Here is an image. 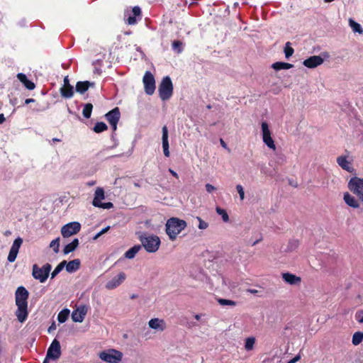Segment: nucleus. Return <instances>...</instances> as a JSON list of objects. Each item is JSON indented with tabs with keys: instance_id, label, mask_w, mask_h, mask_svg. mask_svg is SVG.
Wrapping results in <instances>:
<instances>
[{
	"instance_id": "aec40b11",
	"label": "nucleus",
	"mask_w": 363,
	"mask_h": 363,
	"mask_svg": "<svg viewBox=\"0 0 363 363\" xmlns=\"http://www.w3.org/2000/svg\"><path fill=\"white\" fill-rule=\"evenodd\" d=\"M162 148L164 155L165 157H169V141H168V129L166 125H164L162 129Z\"/></svg>"
},
{
	"instance_id": "4468645a",
	"label": "nucleus",
	"mask_w": 363,
	"mask_h": 363,
	"mask_svg": "<svg viewBox=\"0 0 363 363\" xmlns=\"http://www.w3.org/2000/svg\"><path fill=\"white\" fill-rule=\"evenodd\" d=\"M22 243L23 239L21 238H17L13 241L7 258L9 262H13L16 260L18 250Z\"/></svg>"
},
{
	"instance_id": "423d86ee",
	"label": "nucleus",
	"mask_w": 363,
	"mask_h": 363,
	"mask_svg": "<svg viewBox=\"0 0 363 363\" xmlns=\"http://www.w3.org/2000/svg\"><path fill=\"white\" fill-rule=\"evenodd\" d=\"M123 353L114 349L102 351L99 358L108 363H119L122 360Z\"/></svg>"
},
{
	"instance_id": "0eeeda50",
	"label": "nucleus",
	"mask_w": 363,
	"mask_h": 363,
	"mask_svg": "<svg viewBox=\"0 0 363 363\" xmlns=\"http://www.w3.org/2000/svg\"><path fill=\"white\" fill-rule=\"evenodd\" d=\"M51 265L49 263L44 264L41 268L38 267L37 264L33 266V277L40 281L41 283H44L50 274L51 270Z\"/></svg>"
},
{
	"instance_id": "cd10ccee",
	"label": "nucleus",
	"mask_w": 363,
	"mask_h": 363,
	"mask_svg": "<svg viewBox=\"0 0 363 363\" xmlns=\"http://www.w3.org/2000/svg\"><path fill=\"white\" fill-rule=\"evenodd\" d=\"M79 245V240L74 238L70 243L65 246L63 249V253L67 255L70 252H74Z\"/></svg>"
},
{
	"instance_id": "13d9d810",
	"label": "nucleus",
	"mask_w": 363,
	"mask_h": 363,
	"mask_svg": "<svg viewBox=\"0 0 363 363\" xmlns=\"http://www.w3.org/2000/svg\"><path fill=\"white\" fill-rule=\"evenodd\" d=\"M5 121V117L3 113H0V124Z\"/></svg>"
},
{
	"instance_id": "c9c22d12",
	"label": "nucleus",
	"mask_w": 363,
	"mask_h": 363,
	"mask_svg": "<svg viewBox=\"0 0 363 363\" xmlns=\"http://www.w3.org/2000/svg\"><path fill=\"white\" fill-rule=\"evenodd\" d=\"M284 54L286 59H289L294 52V48L291 47V43L287 42L284 46Z\"/></svg>"
},
{
	"instance_id": "b1692460",
	"label": "nucleus",
	"mask_w": 363,
	"mask_h": 363,
	"mask_svg": "<svg viewBox=\"0 0 363 363\" xmlns=\"http://www.w3.org/2000/svg\"><path fill=\"white\" fill-rule=\"evenodd\" d=\"M17 78L28 89L33 90L35 89V84L33 82L28 79L26 74L23 73H18L17 74Z\"/></svg>"
},
{
	"instance_id": "9d476101",
	"label": "nucleus",
	"mask_w": 363,
	"mask_h": 363,
	"mask_svg": "<svg viewBox=\"0 0 363 363\" xmlns=\"http://www.w3.org/2000/svg\"><path fill=\"white\" fill-rule=\"evenodd\" d=\"M61 346L60 342L55 339L52 342L51 345L47 351V359H51L53 360L58 359L61 356Z\"/></svg>"
},
{
	"instance_id": "5701e85b",
	"label": "nucleus",
	"mask_w": 363,
	"mask_h": 363,
	"mask_svg": "<svg viewBox=\"0 0 363 363\" xmlns=\"http://www.w3.org/2000/svg\"><path fill=\"white\" fill-rule=\"evenodd\" d=\"M81 266V262L79 259H75L69 262H67L65 264L66 271L69 273H72L77 271Z\"/></svg>"
},
{
	"instance_id": "052dcab7",
	"label": "nucleus",
	"mask_w": 363,
	"mask_h": 363,
	"mask_svg": "<svg viewBox=\"0 0 363 363\" xmlns=\"http://www.w3.org/2000/svg\"><path fill=\"white\" fill-rule=\"evenodd\" d=\"M194 318L197 320H199L201 319V315L199 314H196L194 315Z\"/></svg>"
},
{
	"instance_id": "e2e57ef3",
	"label": "nucleus",
	"mask_w": 363,
	"mask_h": 363,
	"mask_svg": "<svg viewBox=\"0 0 363 363\" xmlns=\"http://www.w3.org/2000/svg\"><path fill=\"white\" fill-rule=\"evenodd\" d=\"M134 186H135V187H140V184H138V183H137V182H135V183H134Z\"/></svg>"
},
{
	"instance_id": "7c9ffc66",
	"label": "nucleus",
	"mask_w": 363,
	"mask_h": 363,
	"mask_svg": "<svg viewBox=\"0 0 363 363\" xmlns=\"http://www.w3.org/2000/svg\"><path fill=\"white\" fill-rule=\"evenodd\" d=\"M69 315V310L67 309V308L63 309L58 313L57 320L60 323H63L67 320Z\"/></svg>"
},
{
	"instance_id": "f704fd0d",
	"label": "nucleus",
	"mask_w": 363,
	"mask_h": 363,
	"mask_svg": "<svg viewBox=\"0 0 363 363\" xmlns=\"http://www.w3.org/2000/svg\"><path fill=\"white\" fill-rule=\"evenodd\" d=\"M66 264V260L62 261L51 273V279L55 278L63 269Z\"/></svg>"
},
{
	"instance_id": "ddd939ff",
	"label": "nucleus",
	"mask_w": 363,
	"mask_h": 363,
	"mask_svg": "<svg viewBox=\"0 0 363 363\" xmlns=\"http://www.w3.org/2000/svg\"><path fill=\"white\" fill-rule=\"evenodd\" d=\"M88 308L85 305L78 306L72 313V319L74 322L82 323L84 320Z\"/></svg>"
},
{
	"instance_id": "72a5a7b5",
	"label": "nucleus",
	"mask_w": 363,
	"mask_h": 363,
	"mask_svg": "<svg viewBox=\"0 0 363 363\" xmlns=\"http://www.w3.org/2000/svg\"><path fill=\"white\" fill-rule=\"evenodd\" d=\"M107 129H108V126L106 125V124L105 123L97 122L95 124V125L93 128V130L96 133H99L106 130Z\"/></svg>"
},
{
	"instance_id": "de8ad7c7",
	"label": "nucleus",
	"mask_w": 363,
	"mask_h": 363,
	"mask_svg": "<svg viewBox=\"0 0 363 363\" xmlns=\"http://www.w3.org/2000/svg\"><path fill=\"white\" fill-rule=\"evenodd\" d=\"M356 318L359 323H363V311H359L356 313Z\"/></svg>"
},
{
	"instance_id": "69168bd1",
	"label": "nucleus",
	"mask_w": 363,
	"mask_h": 363,
	"mask_svg": "<svg viewBox=\"0 0 363 363\" xmlns=\"http://www.w3.org/2000/svg\"><path fill=\"white\" fill-rule=\"evenodd\" d=\"M52 141H53V142H60V139H57V138H53V139H52Z\"/></svg>"
},
{
	"instance_id": "338daca9",
	"label": "nucleus",
	"mask_w": 363,
	"mask_h": 363,
	"mask_svg": "<svg viewBox=\"0 0 363 363\" xmlns=\"http://www.w3.org/2000/svg\"><path fill=\"white\" fill-rule=\"evenodd\" d=\"M334 0H324V1L326 2V3H330V2H332Z\"/></svg>"
},
{
	"instance_id": "79ce46f5",
	"label": "nucleus",
	"mask_w": 363,
	"mask_h": 363,
	"mask_svg": "<svg viewBox=\"0 0 363 363\" xmlns=\"http://www.w3.org/2000/svg\"><path fill=\"white\" fill-rule=\"evenodd\" d=\"M172 48L177 50L178 53L182 52V43L179 40H174L172 43Z\"/></svg>"
},
{
	"instance_id": "4be33fe9",
	"label": "nucleus",
	"mask_w": 363,
	"mask_h": 363,
	"mask_svg": "<svg viewBox=\"0 0 363 363\" xmlns=\"http://www.w3.org/2000/svg\"><path fill=\"white\" fill-rule=\"evenodd\" d=\"M343 199L347 206L352 207L354 208H359V201L357 200L348 192L344 194Z\"/></svg>"
},
{
	"instance_id": "e433bc0d",
	"label": "nucleus",
	"mask_w": 363,
	"mask_h": 363,
	"mask_svg": "<svg viewBox=\"0 0 363 363\" xmlns=\"http://www.w3.org/2000/svg\"><path fill=\"white\" fill-rule=\"evenodd\" d=\"M255 343V338L254 337H247L245 340V349L247 351H250L254 348Z\"/></svg>"
},
{
	"instance_id": "a878e982",
	"label": "nucleus",
	"mask_w": 363,
	"mask_h": 363,
	"mask_svg": "<svg viewBox=\"0 0 363 363\" xmlns=\"http://www.w3.org/2000/svg\"><path fill=\"white\" fill-rule=\"evenodd\" d=\"M104 191L102 188L98 187L94 194V198L92 201V204L95 207L96 206H99V203L101 202V200L104 199Z\"/></svg>"
},
{
	"instance_id": "f3484780",
	"label": "nucleus",
	"mask_w": 363,
	"mask_h": 363,
	"mask_svg": "<svg viewBox=\"0 0 363 363\" xmlns=\"http://www.w3.org/2000/svg\"><path fill=\"white\" fill-rule=\"evenodd\" d=\"M323 59L318 55L311 56L303 62V65L308 68H315L323 63Z\"/></svg>"
},
{
	"instance_id": "bb28decb",
	"label": "nucleus",
	"mask_w": 363,
	"mask_h": 363,
	"mask_svg": "<svg viewBox=\"0 0 363 363\" xmlns=\"http://www.w3.org/2000/svg\"><path fill=\"white\" fill-rule=\"evenodd\" d=\"M60 93L62 97L65 99H70L74 96V87L72 86H62L60 89Z\"/></svg>"
},
{
	"instance_id": "393cba45",
	"label": "nucleus",
	"mask_w": 363,
	"mask_h": 363,
	"mask_svg": "<svg viewBox=\"0 0 363 363\" xmlns=\"http://www.w3.org/2000/svg\"><path fill=\"white\" fill-rule=\"evenodd\" d=\"M94 83H91L89 81L84 82H78L76 84V91L82 94L85 93L89 88V86H93Z\"/></svg>"
},
{
	"instance_id": "dca6fc26",
	"label": "nucleus",
	"mask_w": 363,
	"mask_h": 363,
	"mask_svg": "<svg viewBox=\"0 0 363 363\" xmlns=\"http://www.w3.org/2000/svg\"><path fill=\"white\" fill-rule=\"evenodd\" d=\"M337 163L342 169L350 173H353L355 171L351 161L347 160V156L346 155H341L337 157Z\"/></svg>"
},
{
	"instance_id": "bf43d9fd",
	"label": "nucleus",
	"mask_w": 363,
	"mask_h": 363,
	"mask_svg": "<svg viewBox=\"0 0 363 363\" xmlns=\"http://www.w3.org/2000/svg\"><path fill=\"white\" fill-rule=\"evenodd\" d=\"M100 236H101V234L100 233V232H99L97 234L95 235V236L94 237V240H96L98 239Z\"/></svg>"
},
{
	"instance_id": "4c0bfd02",
	"label": "nucleus",
	"mask_w": 363,
	"mask_h": 363,
	"mask_svg": "<svg viewBox=\"0 0 363 363\" xmlns=\"http://www.w3.org/2000/svg\"><path fill=\"white\" fill-rule=\"evenodd\" d=\"M350 26H351V28L354 32H357L359 33H362L363 32V30H362L360 24L355 22L354 21H353L352 19L350 20Z\"/></svg>"
},
{
	"instance_id": "864d4df0",
	"label": "nucleus",
	"mask_w": 363,
	"mask_h": 363,
	"mask_svg": "<svg viewBox=\"0 0 363 363\" xmlns=\"http://www.w3.org/2000/svg\"><path fill=\"white\" fill-rule=\"evenodd\" d=\"M110 229V226H107L104 228H103L101 231H100V233L102 235L105 234L106 233H107L108 231V230Z\"/></svg>"
},
{
	"instance_id": "58836bf2",
	"label": "nucleus",
	"mask_w": 363,
	"mask_h": 363,
	"mask_svg": "<svg viewBox=\"0 0 363 363\" xmlns=\"http://www.w3.org/2000/svg\"><path fill=\"white\" fill-rule=\"evenodd\" d=\"M216 210L217 213L222 216L223 220L224 222H228L229 220V216L225 209L217 207Z\"/></svg>"
},
{
	"instance_id": "603ef678",
	"label": "nucleus",
	"mask_w": 363,
	"mask_h": 363,
	"mask_svg": "<svg viewBox=\"0 0 363 363\" xmlns=\"http://www.w3.org/2000/svg\"><path fill=\"white\" fill-rule=\"evenodd\" d=\"M169 172H170V174H171L173 177H174L176 179H178V178H179V175H178V174H177L175 171H174L173 169H169Z\"/></svg>"
},
{
	"instance_id": "8fccbe9b",
	"label": "nucleus",
	"mask_w": 363,
	"mask_h": 363,
	"mask_svg": "<svg viewBox=\"0 0 363 363\" xmlns=\"http://www.w3.org/2000/svg\"><path fill=\"white\" fill-rule=\"evenodd\" d=\"M64 84L62 86H72L70 84H69V78H68V76L65 77L64 78Z\"/></svg>"
},
{
	"instance_id": "9b49d317",
	"label": "nucleus",
	"mask_w": 363,
	"mask_h": 363,
	"mask_svg": "<svg viewBox=\"0 0 363 363\" xmlns=\"http://www.w3.org/2000/svg\"><path fill=\"white\" fill-rule=\"evenodd\" d=\"M262 140L266 145L270 149L275 150L276 145L274 141L271 136V131L269 129V125L267 122L263 121L262 123Z\"/></svg>"
},
{
	"instance_id": "2f4dec72",
	"label": "nucleus",
	"mask_w": 363,
	"mask_h": 363,
	"mask_svg": "<svg viewBox=\"0 0 363 363\" xmlns=\"http://www.w3.org/2000/svg\"><path fill=\"white\" fill-rule=\"evenodd\" d=\"M363 341V333L356 332L353 334L352 342L354 345L357 346Z\"/></svg>"
},
{
	"instance_id": "6e6552de",
	"label": "nucleus",
	"mask_w": 363,
	"mask_h": 363,
	"mask_svg": "<svg viewBox=\"0 0 363 363\" xmlns=\"http://www.w3.org/2000/svg\"><path fill=\"white\" fill-rule=\"evenodd\" d=\"M143 82L145 93L147 95H152L155 90V80L153 74L149 71L145 72Z\"/></svg>"
},
{
	"instance_id": "4d7b16f0",
	"label": "nucleus",
	"mask_w": 363,
	"mask_h": 363,
	"mask_svg": "<svg viewBox=\"0 0 363 363\" xmlns=\"http://www.w3.org/2000/svg\"><path fill=\"white\" fill-rule=\"evenodd\" d=\"M220 143L223 147L227 148V144L225 143V141L222 138L220 139Z\"/></svg>"
},
{
	"instance_id": "0e129e2a",
	"label": "nucleus",
	"mask_w": 363,
	"mask_h": 363,
	"mask_svg": "<svg viewBox=\"0 0 363 363\" xmlns=\"http://www.w3.org/2000/svg\"><path fill=\"white\" fill-rule=\"evenodd\" d=\"M48 359H47V357H46L43 363H49Z\"/></svg>"
},
{
	"instance_id": "6ab92c4d",
	"label": "nucleus",
	"mask_w": 363,
	"mask_h": 363,
	"mask_svg": "<svg viewBox=\"0 0 363 363\" xmlns=\"http://www.w3.org/2000/svg\"><path fill=\"white\" fill-rule=\"evenodd\" d=\"M282 279L290 285H299L301 282V278L300 277L289 272L283 273Z\"/></svg>"
},
{
	"instance_id": "20e7f679",
	"label": "nucleus",
	"mask_w": 363,
	"mask_h": 363,
	"mask_svg": "<svg viewBox=\"0 0 363 363\" xmlns=\"http://www.w3.org/2000/svg\"><path fill=\"white\" fill-rule=\"evenodd\" d=\"M349 190L357 196L358 200L363 203V177H352L348 182Z\"/></svg>"
},
{
	"instance_id": "39448f33",
	"label": "nucleus",
	"mask_w": 363,
	"mask_h": 363,
	"mask_svg": "<svg viewBox=\"0 0 363 363\" xmlns=\"http://www.w3.org/2000/svg\"><path fill=\"white\" fill-rule=\"evenodd\" d=\"M173 94V85L169 77H164L159 86V94L162 101L168 100Z\"/></svg>"
},
{
	"instance_id": "c03bdc74",
	"label": "nucleus",
	"mask_w": 363,
	"mask_h": 363,
	"mask_svg": "<svg viewBox=\"0 0 363 363\" xmlns=\"http://www.w3.org/2000/svg\"><path fill=\"white\" fill-rule=\"evenodd\" d=\"M113 206V204L111 202H106V203H102L101 202L99 203V206H96V207L101 208L104 209H109Z\"/></svg>"
},
{
	"instance_id": "f03ea898",
	"label": "nucleus",
	"mask_w": 363,
	"mask_h": 363,
	"mask_svg": "<svg viewBox=\"0 0 363 363\" xmlns=\"http://www.w3.org/2000/svg\"><path fill=\"white\" fill-rule=\"evenodd\" d=\"M186 227L185 220L173 217L167 220L165 230L169 239L173 241Z\"/></svg>"
},
{
	"instance_id": "1a4fd4ad",
	"label": "nucleus",
	"mask_w": 363,
	"mask_h": 363,
	"mask_svg": "<svg viewBox=\"0 0 363 363\" xmlns=\"http://www.w3.org/2000/svg\"><path fill=\"white\" fill-rule=\"evenodd\" d=\"M81 230V225L78 222L69 223L61 228V234L64 238H68L77 234Z\"/></svg>"
},
{
	"instance_id": "3c124183",
	"label": "nucleus",
	"mask_w": 363,
	"mask_h": 363,
	"mask_svg": "<svg viewBox=\"0 0 363 363\" xmlns=\"http://www.w3.org/2000/svg\"><path fill=\"white\" fill-rule=\"evenodd\" d=\"M56 329V325L55 323H52V324L48 328V333H50L52 330H55Z\"/></svg>"
},
{
	"instance_id": "a18cd8bd",
	"label": "nucleus",
	"mask_w": 363,
	"mask_h": 363,
	"mask_svg": "<svg viewBox=\"0 0 363 363\" xmlns=\"http://www.w3.org/2000/svg\"><path fill=\"white\" fill-rule=\"evenodd\" d=\"M236 189L240 195V199L243 200L245 198V192H244V189H243V187L242 186V185L238 184L236 186Z\"/></svg>"
},
{
	"instance_id": "774afa93",
	"label": "nucleus",
	"mask_w": 363,
	"mask_h": 363,
	"mask_svg": "<svg viewBox=\"0 0 363 363\" xmlns=\"http://www.w3.org/2000/svg\"><path fill=\"white\" fill-rule=\"evenodd\" d=\"M94 183H95L94 182H90V183H89V186H91V185H94Z\"/></svg>"
},
{
	"instance_id": "a211bd4d",
	"label": "nucleus",
	"mask_w": 363,
	"mask_h": 363,
	"mask_svg": "<svg viewBox=\"0 0 363 363\" xmlns=\"http://www.w3.org/2000/svg\"><path fill=\"white\" fill-rule=\"evenodd\" d=\"M149 327L152 329L158 330V331H164L166 329V323L163 319H160L157 318H152L148 322Z\"/></svg>"
},
{
	"instance_id": "412c9836",
	"label": "nucleus",
	"mask_w": 363,
	"mask_h": 363,
	"mask_svg": "<svg viewBox=\"0 0 363 363\" xmlns=\"http://www.w3.org/2000/svg\"><path fill=\"white\" fill-rule=\"evenodd\" d=\"M132 12L133 16H129L126 19V23L128 25H135L137 23V17H139L140 19L141 18L142 12L139 6H134L132 9Z\"/></svg>"
},
{
	"instance_id": "37998d69",
	"label": "nucleus",
	"mask_w": 363,
	"mask_h": 363,
	"mask_svg": "<svg viewBox=\"0 0 363 363\" xmlns=\"http://www.w3.org/2000/svg\"><path fill=\"white\" fill-rule=\"evenodd\" d=\"M197 219H198V220L199 222V226H198L199 229L204 230V229H206L208 227V223H206L204 220H203L200 217H197Z\"/></svg>"
},
{
	"instance_id": "680f3d73",
	"label": "nucleus",
	"mask_w": 363,
	"mask_h": 363,
	"mask_svg": "<svg viewBox=\"0 0 363 363\" xmlns=\"http://www.w3.org/2000/svg\"><path fill=\"white\" fill-rule=\"evenodd\" d=\"M138 298V295L137 294H132L130 296V298H132V299H134V298Z\"/></svg>"
},
{
	"instance_id": "49530a36",
	"label": "nucleus",
	"mask_w": 363,
	"mask_h": 363,
	"mask_svg": "<svg viewBox=\"0 0 363 363\" xmlns=\"http://www.w3.org/2000/svg\"><path fill=\"white\" fill-rule=\"evenodd\" d=\"M205 187L208 193H212L213 191L216 189V188L211 184H206Z\"/></svg>"
},
{
	"instance_id": "f8f14e48",
	"label": "nucleus",
	"mask_w": 363,
	"mask_h": 363,
	"mask_svg": "<svg viewBox=\"0 0 363 363\" xmlns=\"http://www.w3.org/2000/svg\"><path fill=\"white\" fill-rule=\"evenodd\" d=\"M121 117V113L118 107L113 108L105 115L106 119L111 125L112 129L115 131L117 129V124Z\"/></svg>"
},
{
	"instance_id": "ea45409f",
	"label": "nucleus",
	"mask_w": 363,
	"mask_h": 363,
	"mask_svg": "<svg viewBox=\"0 0 363 363\" xmlns=\"http://www.w3.org/2000/svg\"><path fill=\"white\" fill-rule=\"evenodd\" d=\"M218 302L221 306H235L236 302L232 300L225 299V298H219Z\"/></svg>"
},
{
	"instance_id": "7ed1b4c3",
	"label": "nucleus",
	"mask_w": 363,
	"mask_h": 363,
	"mask_svg": "<svg viewBox=\"0 0 363 363\" xmlns=\"http://www.w3.org/2000/svg\"><path fill=\"white\" fill-rule=\"evenodd\" d=\"M139 240L145 250L150 253L157 252L161 243L158 236L146 233L140 235Z\"/></svg>"
},
{
	"instance_id": "a19ab883",
	"label": "nucleus",
	"mask_w": 363,
	"mask_h": 363,
	"mask_svg": "<svg viewBox=\"0 0 363 363\" xmlns=\"http://www.w3.org/2000/svg\"><path fill=\"white\" fill-rule=\"evenodd\" d=\"M50 247L53 249V251L55 253H57L59 252L60 248V238H57L56 239L53 240L50 242Z\"/></svg>"
},
{
	"instance_id": "5fc2aeb1",
	"label": "nucleus",
	"mask_w": 363,
	"mask_h": 363,
	"mask_svg": "<svg viewBox=\"0 0 363 363\" xmlns=\"http://www.w3.org/2000/svg\"><path fill=\"white\" fill-rule=\"evenodd\" d=\"M246 291H247V292L250 293V294H257L258 292L257 290L252 289H247Z\"/></svg>"
},
{
	"instance_id": "473e14b6",
	"label": "nucleus",
	"mask_w": 363,
	"mask_h": 363,
	"mask_svg": "<svg viewBox=\"0 0 363 363\" xmlns=\"http://www.w3.org/2000/svg\"><path fill=\"white\" fill-rule=\"evenodd\" d=\"M92 109H93V105L91 104H90V103L86 104L84 105L83 111H82V114H83L84 117L86 118H89L91 115Z\"/></svg>"
},
{
	"instance_id": "c756f323",
	"label": "nucleus",
	"mask_w": 363,
	"mask_h": 363,
	"mask_svg": "<svg viewBox=\"0 0 363 363\" xmlns=\"http://www.w3.org/2000/svg\"><path fill=\"white\" fill-rule=\"evenodd\" d=\"M294 67L292 64L284 62H277L272 64V67L275 70L289 69Z\"/></svg>"
},
{
	"instance_id": "2eb2a0df",
	"label": "nucleus",
	"mask_w": 363,
	"mask_h": 363,
	"mask_svg": "<svg viewBox=\"0 0 363 363\" xmlns=\"http://www.w3.org/2000/svg\"><path fill=\"white\" fill-rule=\"evenodd\" d=\"M126 275L124 272H120L116 277L112 278L106 284V288L112 290L120 286L125 279Z\"/></svg>"
},
{
	"instance_id": "f257e3e1",
	"label": "nucleus",
	"mask_w": 363,
	"mask_h": 363,
	"mask_svg": "<svg viewBox=\"0 0 363 363\" xmlns=\"http://www.w3.org/2000/svg\"><path fill=\"white\" fill-rule=\"evenodd\" d=\"M28 297L29 293L24 286H19L17 288L15 293V302L17 306L15 315L17 320L21 323H24L28 316Z\"/></svg>"
},
{
	"instance_id": "c85d7f7f",
	"label": "nucleus",
	"mask_w": 363,
	"mask_h": 363,
	"mask_svg": "<svg viewBox=\"0 0 363 363\" xmlns=\"http://www.w3.org/2000/svg\"><path fill=\"white\" fill-rule=\"evenodd\" d=\"M141 249V245H136L130 248L128 250H127L125 253V257L128 259H133L135 257L136 254L140 251Z\"/></svg>"
},
{
	"instance_id": "6e6d98bb",
	"label": "nucleus",
	"mask_w": 363,
	"mask_h": 363,
	"mask_svg": "<svg viewBox=\"0 0 363 363\" xmlns=\"http://www.w3.org/2000/svg\"><path fill=\"white\" fill-rule=\"evenodd\" d=\"M33 102H35V99H31V98L30 99H27L25 101V104H29L33 103Z\"/></svg>"
},
{
	"instance_id": "09e8293b",
	"label": "nucleus",
	"mask_w": 363,
	"mask_h": 363,
	"mask_svg": "<svg viewBox=\"0 0 363 363\" xmlns=\"http://www.w3.org/2000/svg\"><path fill=\"white\" fill-rule=\"evenodd\" d=\"M301 359V357L300 355H296V357H294L292 359L289 360L288 362V363H296V362H298L299 359Z\"/></svg>"
}]
</instances>
